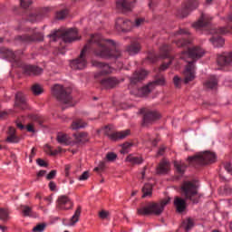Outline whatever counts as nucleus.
Here are the masks:
<instances>
[{"instance_id":"09e8293b","label":"nucleus","mask_w":232,"mask_h":232,"mask_svg":"<svg viewBox=\"0 0 232 232\" xmlns=\"http://www.w3.org/2000/svg\"><path fill=\"white\" fill-rule=\"evenodd\" d=\"M36 164H38L40 166V168H48V166H50V164L45 161L44 160L38 158L36 160Z\"/></svg>"},{"instance_id":"e433bc0d","label":"nucleus","mask_w":232,"mask_h":232,"mask_svg":"<svg viewBox=\"0 0 232 232\" xmlns=\"http://www.w3.org/2000/svg\"><path fill=\"white\" fill-rule=\"evenodd\" d=\"M31 91H32L33 94L35 96H39V95L44 93V89L39 83H34L31 87Z\"/></svg>"},{"instance_id":"cd10ccee","label":"nucleus","mask_w":232,"mask_h":232,"mask_svg":"<svg viewBox=\"0 0 232 232\" xmlns=\"http://www.w3.org/2000/svg\"><path fill=\"white\" fill-rule=\"evenodd\" d=\"M72 137L75 139V144H86V142H90L88 132L74 133L72 134Z\"/></svg>"},{"instance_id":"f704fd0d","label":"nucleus","mask_w":232,"mask_h":232,"mask_svg":"<svg viewBox=\"0 0 232 232\" xmlns=\"http://www.w3.org/2000/svg\"><path fill=\"white\" fill-rule=\"evenodd\" d=\"M143 195H142V198H146V197H151L152 193H153V186H151V184L150 183H146L142 189H141Z\"/></svg>"},{"instance_id":"de8ad7c7","label":"nucleus","mask_w":232,"mask_h":232,"mask_svg":"<svg viewBox=\"0 0 232 232\" xmlns=\"http://www.w3.org/2000/svg\"><path fill=\"white\" fill-rule=\"evenodd\" d=\"M106 159L109 162H113L117 160V154H115V152H108L106 154Z\"/></svg>"},{"instance_id":"b1692460","label":"nucleus","mask_w":232,"mask_h":232,"mask_svg":"<svg viewBox=\"0 0 232 232\" xmlns=\"http://www.w3.org/2000/svg\"><path fill=\"white\" fill-rule=\"evenodd\" d=\"M217 63L218 66H229V64H232V52L218 55Z\"/></svg>"},{"instance_id":"f3484780","label":"nucleus","mask_w":232,"mask_h":232,"mask_svg":"<svg viewBox=\"0 0 232 232\" xmlns=\"http://www.w3.org/2000/svg\"><path fill=\"white\" fill-rule=\"evenodd\" d=\"M0 53L3 56L4 59H7L9 63H14V66H19V63H21V60L17 59V55L13 50H10L6 47H1L0 48Z\"/></svg>"},{"instance_id":"e2e57ef3","label":"nucleus","mask_w":232,"mask_h":232,"mask_svg":"<svg viewBox=\"0 0 232 232\" xmlns=\"http://www.w3.org/2000/svg\"><path fill=\"white\" fill-rule=\"evenodd\" d=\"M142 23H144V18H137L135 20V23H133V27L136 26L137 28H139V26H140V24H142Z\"/></svg>"},{"instance_id":"c85d7f7f","label":"nucleus","mask_w":232,"mask_h":232,"mask_svg":"<svg viewBox=\"0 0 232 232\" xmlns=\"http://www.w3.org/2000/svg\"><path fill=\"white\" fill-rule=\"evenodd\" d=\"M180 227H182L186 232L191 231V229L195 227V219L192 218H187L186 219H183Z\"/></svg>"},{"instance_id":"3c124183","label":"nucleus","mask_w":232,"mask_h":232,"mask_svg":"<svg viewBox=\"0 0 232 232\" xmlns=\"http://www.w3.org/2000/svg\"><path fill=\"white\" fill-rule=\"evenodd\" d=\"M131 146H133V143H130L128 141L124 142L123 144H121L122 150H121V153H126V150L131 148Z\"/></svg>"},{"instance_id":"412c9836","label":"nucleus","mask_w":232,"mask_h":232,"mask_svg":"<svg viewBox=\"0 0 232 232\" xmlns=\"http://www.w3.org/2000/svg\"><path fill=\"white\" fill-rule=\"evenodd\" d=\"M14 107L20 108V110H26L28 103H26V96L21 92H16L14 96Z\"/></svg>"},{"instance_id":"39448f33","label":"nucleus","mask_w":232,"mask_h":232,"mask_svg":"<svg viewBox=\"0 0 232 232\" xmlns=\"http://www.w3.org/2000/svg\"><path fill=\"white\" fill-rule=\"evenodd\" d=\"M187 160L188 164L192 166H194V164H198V166H206L208 164L217 162V154L211 151H205L203 153L188 156Z\"/></svg>"},{"instance_id":"7ed1b4c3","label":"nucleus","mask_w":232,"mask_h":232,"mask_svg":"<svg viewBox=\"0 0 232 232\" xmlns=\"http://www.w3.org/2000/svg\"><path fill=\"white\" fill-rule=\"evenodd\" d=\"M169 198L160 202H150L147 206L138 208L137 215L140 217H150V215L160 217L161 213H164V208L169 204Z\"/></svg>"},{"instance_id":"9b49d317","label":"nucleus","mask_w":232,"mask_h":232,"mask_svg":"<svg viewBox=\"0 0 232 232\" xmlns=\"http://www.w3.org/2000/svg\"><path fill=\"white\" fill-rule=\"evenodd\" d=\"M121 82H124V79L120 80L115 76H108L100 81L102 90H115Z\"/></svg>"},{"instance_id":"72a5a7b5","label":"nucleus","mask_w":232,"mask_h":232,"mask_svg":"<svg viewBox=\"0 0 232 232\" xmlns=\"http://www.w3.org/2000/svg\"><path fill=\"white\" fill-rule=\"evenodd\" d=\"M210 41L216 48H222V46H224V44H226V40H224L222 36H213L212 38H210Z\"/></svg>"},{"instance_id":"aec40b11","label":"nucleus","mask_w":232,"mask_h":232,"mask_svg":"<svg viewBox=\"0 0 232 232\" xmlns=\"http://www.w3.org/2000/svg\"><path fill=\"white\" fill-rule=\"evenodd\" d=\"M63 41L66 44L79 41V37H77V29L70 28L63 32Z\"/></svg>"},{"instance_id":"4be33fe9","label":"nucleus","mask_w":232,"mask_h":232,"mask_svg":"<svg viewBox=\"0 0 232 232\" xmlns=\"http://www.w3.org/2000/svg\"><path fill=\"white\" fill-rule=\"evenodd\" d=\"M56 140L58 144H63V146H75V141L66 133L59 132L56 136Z\"/></svg>"},{"instance_id":"1a4fd4ad","label":"nucleus","mask_w":232,"mask_h":232,"mask_svg":"<svg viewBox=\"0 0 232 232\" xmlns=\"http://www.w3.org/2000/svg\"><path fill=\"white\" fill-rule=\"evenodd\" d=\"M130 133V130H125L111 133V128H110V126L106 125L103 128V135H105V137H108L110 140H113L114 142H117V140H122L126 139V137H128Z\"/></svg>"},{"instance_id":"423d86ee","label":"nucleus","mask_w":232,"mask_h":232,"mask_svg":"<svg viewBox=\"0 0 232 232\" xmlns=\"http://www.w3.org/2000/svg\"><path fill=\"white\" fill-rule=\"evenodd\" d=\"M181 195L185 197V200H190L193 204H198L200 197L195 198L198 195V185L193 181H184L180 188Z\"/></svg>"},{"instance_id":"6e6552de","label":"nucleus","mask_w":232,"mask_h":232,"mask_svg":"<svg viewBox=\"0 0 232 232\" xmlns=\"http://www.w3.org/2000/svg\"><path fill=\"white\" fill-rule=\"evenodd\" d=\"M16 68H21L23 70L24 75H27L28 77H37L42 75L44 70L37 65L26 64L24 63H18V66Z\"/></svg>"},{"instance_id":"bf43d9fd","label":"nucleus","mask_w":232,"mask_h":232,"mask_svg":"<svg viewBox=\"0 0 232 232\" xmlns=\"http://www.w3.org/2000/svg\"><path fill=\"white\" fill-rule=\"evenodd\" d=\"M216 33L219 35H225V34H227V27H218L216 29Z\"/></svg>"},{"instance_id":"4468645a","label":"nucleus","mask_w":232,"mask_h":232,"mask_svg":"<svg viewBox=\"0 0 232 232\" xmlns=\"http://www.w3.org/2000/svg\"><path fill=\"white\" fill-rule=\"evenodd\" d=\"M133 22L124 18H118L115 23V28L118 32H123V34H127L128 32H131L133 30Z\"/></svg>"},{"instance_id":"6ab92c4d","label":"nucleus","mask_w":232,"mask_h":232,"mask_svg":"<svg viewBox=\"0 0 232 232\" xmlns=\"http://www.w3.org/2000/svg\"><path fill=\"white\" fill-rule=\"evenodd\" d=\"M49 12V8L39 9L35 13L29 14L28 21L30 23H37V21H41L44 17H46Z\"/></svg>"},{"instance_id":"a878e982","label":"nucleus","mask_w":232,"mask_h":232,"mask_svg":"<svg viewBox=\"0 0 232 232\" xmlns=\"http://www.w3.org/2000/svg\"><path fill=\"white\" fill-rule=\"evenodd\" d=\"M174 206L176 208L177 213H184V211H186V208H188L186 199L179 197L175 198Z\"/></svg>"},{"instance_id":"052dcab7","label":"nucleus","mask_w":232,"mask_h":232,"mask_svg":"<svg viewBox=\"0 0 232 232\" xmlns=\"http://www.w3.org/2000/svg\"><path fill=\"white\" fill-rule=\"evenodd\" d=\"M36 152H37V149H35V147H34V148L31 150V153H30V155H29V162H30V163L33 162L34 157H35Z\"/></svg>"},{"instance_id":"c9c22d12","label":"nucleus","mask_w":232,"mask_h":232,"mask_svg":"<svg viewBox=\"0 0 232 232\" xmlns=\"http://www.w3.org/2000/svg\"><path fill=\"white\" fill-rule=\"evenodd\" d=\"M47 37H49V39H52V41H53V43H57V41H59V39L63 40V31L54 30L53 33L48 34Z\"/></svg>"},{"instance_id":"f8f14e48","label":"nucleus","mask_w":232,"mask_h":232,"mask_svg":"<svg viewBox=\"0 0 232 232\" xmlns=\"http://www.w3.org/2000/svg\"><path fill=\"white\" fill-rule=\"evenodd\" d=\"M160 113L157 111H147L142 117L141 126L143 128H146L148 126H151L157 122V121H160Z\"/></svg>"},{"instance_id":"9d476101","label":"nucleus","mask_w":232,"mask_h":232,"mask_svg":"<svg viewBox=\"0 0 232 232\" xmlns=\"http://www.w3.org/2000/svg\"><path fill=\"white\" fill-rule=\"evenodd\" d=\"M198 8V0H188L183 4L181 9L178 10V17L184 19V17H188L193 10H197Z\"/></svg>"},{"instance_id":"dca6fc26","label":"nucleus","mask_w":232,"mask_h":232,"mask_svg":"<svg viewBox=\"0 0 232 232\" xmlns=\"http://www.w3.org/2000/svg\"><path fill=\"white\" fill-rule=\"evenodd\" d=\"M15 41H20V43H41L43 41H44V38L37 34V33H34L33 34H23V35H17L15 36L14 38Z\"/></svg>"},{"instance_id":"ea45409f","label":"nucleus","mask_w":232,"mask_h":232,"mask_svg":"<svg viewBox=\"0 0 232 232\" xmlns=\"http://www.w3.org/2000/svg\"><path fill=\"white\" fill-rule=\"evenodd\" d=\"M174 168H176L177 173H179V175H184V173H186V168H188V166H186V164H180L177 161L174 162Z\"/></svg>"},{"instance_id":"a19ab883","label":"nucleus","mask_w":232,"mask_h":232,"mask_svg":"<svg viewBox=\"0 0 232 232\" xmlns=\"http://www.w3.org/2000/svg\"><path fill=\"white\" fill-rule=\"evenodd\" d=\"M150 82L152 88L155 90V86H164L166 84V78L161 76L160 78H158L153 82Z\"/></svg>"},{"instance_id":"2eb2a0df","label":"nucleus","mask_w":232,"mask_h":232,"mask_svg":"<svg viewBox=\"0 0 232 232\" xmlns=\"http://www.w3.org/2000/svg\"><path fill=\"white\" fill-rule=\"evenodd\" d=\"M147 76L148 72L144 69L135 71L131 76L128 77L130 86H137V84H139V82H142Z\"/></svg>"},{"instance_id":"4c0bfd02","label":"nucleus","mask_w":232,"mask_h":232,"mask_svg":"<svg viewBox=\"0 0 232 232\" xmlns=\"http://www.w3.org/2000/svg\"><path fill=\"white\" fill-rule=\"evenodd\" d=\"M85 126H88V124L86 122H83L82 120H76V121H72L71 124V128L72 130H81V129L84 128Z\"/></svg>"},{"instance_id":"603ef678","label":"nucleus","mask_w":232,"mask_h":232,"mask_svg":"<svg viewBox=\"0 0 232 232\" xmlns=\"http://www.w3.org/2000/svg\"><path fill=\"white\" fill-rule=\"evenodd\" d=\"M105 168H106V162L100 161L98 167H95L93 171H104Z\"/></svg>"},{"instance_id":"49530a36","label":"nucleus","mask_w":232,"mask_h":232,"mask_svg":"<svg viewBox=\"0 0 232 232\" xmlns=\"http://www.w3.org/2000/svg\"><path fill=\"white\" fill-rule=\"evenodd\" d=\"M46 227V224L44 223H40L38 225H36L34 228L33 231L34 232H43L44 231V228Z\"/></svg>"},{"instance_id":"13d9d810","label":"nucleus","mask_w":232,"mask_h":232,"mask_svg":"<svg viewBox=\"0 0 232 232\" xmlns=\"http://www.w3.org/2000/svg\"><path fill=\"white\" fill-rule=\"evenodd\" d=\"M171 60L169 61V63H163L160 66V72H166V70H168L169 68V65L171 64Z\"/></svg>"},{"instance_id":"2f4dec72","label":"nucleus","mask_w":232,"mask_h":232,"mask_svg":"<svg viewBox=\"0 0 232 232\" xmlns=\"http://www.w3.org/2000/svg\"><path fill=\"white\" fill-rule=\"evenodd\" d=\"M208 25V22L204 21V14H201L199 19L192 24V28H195L196 30H200V28H206Z\"/></svg>"},{"instance_id":"680f3d73","label":"nucleus","mask_w":232,"mask_h":232,"mask_svg":"<svg viewBox=\"0 0 232 232\" xmlns=\"http://www.w3.org/2000/svg\"><path fill=\"white\" fill-rule=\"evenodd\" d=\"M88 179H90V172L88 171H84L80 177H79V180H88Z\"/></svg>"},{"instance_id":"5fc2aeb1","label":"nucleus","mask_w":232,"mask_h":232,"mask_svg":"<svg viewBox=\"0 0 232 232\" xmlns=\"http://www.w3.org/2000/svg\"><path fill=\"white\" fill-rule=\"evenodd\" d=\"M66 17V10H62L56 13V19L61 21L62 19H64Z\"/></svg>"},{"instance_id":"37998d69","label":"nucleus","mask_w":232,"mask_h":232,"mask_svg":"<svg viewBox=\"0 0 232 232\" xmlns=\"http://www.w3.org/2000/svg\"><path fill=\"white\" fill-rule=\"evenodd\" d=\"M218 84V81L217 79L208 80L205 82L206 88H208L209 90H213L215 86Z\"/></svg>"},{"instance_id":"7c9ffc66","label":"nucleus","mask_w":232,"mask_h":232,"mask_svg":"<svg viewBox=\"0 0 232 232\" xmlns=\"http://www.w3.org/2000/svg\"><path fill=\"white\" fill-rule=\"evenodd\" d=\"M82 212V207L79 205L73 214V216L71 218V226H75L77 222H79V218H81V213Z\"/></svg>"},{"instance_id":"8fccbe9b","label":"nucleus","mask_w":232,"mask_h":232,"mask_svg":"<svg viewBox=\"0 0 232 232\" xmlns=\"http://www.w3.org/2000/svg\"><path fill=\"white\" fill-rule=\"evenodd\" d=\"M30 5H32V0H20V6L25 10L30 7Z\"/></svg>"},{"instance_id":"f03ea898","label":"nucleus","mask_w":232,"mask_h":232,"mask_svg":"<svg viewBox=\"0 0 232 232\" xmlns=\"http://www.w3.org/2000/svg\"><path fill=\"white\" fill-rule=\"evenodd\" d=\"M105 43H109V44L114 46V49H111L102 43H98L97 48L94 49V55H96V57H101V59H121V57H122L121 50L115 47V41L106 39Z\"/></svg>"},{"instance_id":"a18cd8bd","label":"nucleus","mask_w":232,"mask_h":232,"mask_svg":"<svg viewBox=\"0 0 232 232\" xmlns=\"http://www.w3.org/2000/svg\"><path fill=\"white\" fill-rule=\"evenodd\" d=\"M22 213L24 217H32V208H30L29 206H24Z\"/></svg>"},{"instance_id":"a211bd4d","label":"nucleus","mask_w":232,"mask_h":232,"mask_svg":"<svg viewBox=\"0 0 232 232\" xmlns=\"http://www.w3.org/2000/svg\"><path fill=\"white\" fill-rule=\"evenodd\" d=\"M56 208L60 210L73 209V202L68 196L62 195L57 198Z\"/></svg>"},{"instance_id":"f257e3e1","label":"nucleus","mask_w":232,"mask_h":232,"mask_svg":"<svg viewBox=\"0 0 232 232\" xmlns=\"http://www.w3.org/2000/svg\"><path fill=\"white\" fill-rule=\"evenodd\" d=\"M174 37H177V35H188L186 37L179 38V40H174L172 43L176 44L178 48H187V51H183L181 53L183 55H188L189 59H192L193 61L188 62V64L186 65L184 74V82L185 84H188V82H191L192 81H195V63L196 61H198V59H202L204 57V54L206 52H204V49L194 46L189 47L191 43H193V36L191 35V33H189V30L188 29H182L179 28V31H176L173 33Z\"/></svg>"},{"instance_id":"4d7b16f0","label":"nucleus","mask_w":232,"mask_h":232,"mask_svg":"<svg viewBox=\"0 0 232 232\" xmlns=\"http://www.w3.org/2000/svg\"><path fill=\"white\" fill-rule=\"evenodd\" d=\"M56 175H57V170L53 169V170H51V171L47 174L46 179H47V180H53V179H55Z\"/></svg>"},{"instance_id":"c756f323","label":"nucleus","mask_w":232,"mask_h":232,"mask_svg":"<svg viewBox=\"0 0 232 232\" xmlns=\"http://www.w3.org/2000/svg\"><path fill=\"white\" fill-rule=\"evenodd\" d=\"M125 161L130 162V164H132V166H135V165L142 164V162H144V159L141 156L137 157V156H134L133 154H129L126 157Z\"/></svg>"},{"instance_id":"79ce46f5","label":"nucleus","mask_w":232,"mask_h":232,"mask_svg":"<svg viewBox=\"0 0 232 232\" xmlns=\"http://www.w3.org/2000/svg\"><path fill=\"white\" fill-rule=\"evenodd\" d=\"M21 139L17 135H8L5 139V142L9 144H19Z\"/></svg>"},{"instance_id":"5701e85b","label":"nucleus","mask_w":232,"mask_h":232,"mask_svg":"<svg viewBox=\"0 0 232 232\" xmlns=\"http://www.w3.org/2000/svg\"><path fill=\"white\" fill-rule=\"evenodd\" d=\"M91 63H92V65L94 66L95 68H107V69L102 70L99 72V75H110V73H111V67L110 66V64L106 63L99 62L96 60H92Z\"/></svg>"},{"instance_id":"58836bf2","label":"nucleus","mask_w":232,"mask_h":232,"mask_svg":"<svg viewBox=\"0 0 232 232\" xmlns=\"http://www.w3.org/2000/svg\"><path fill=\"white\" fill-rule=\"evenodd\" d=\"M153 86L150 84V82H149L147 85L143 86L140 88V92L141 93V95H150V93H151L153 92Z\"/></svg>"},{"instance_id":"864d4df0","label":"nucleus","mask_w":232,"mask_h":232,"mask_svg":"<svg viewBox=\"0 0 232 232\" xmlns=\"http://www.w3.org/2000/svg\"><path fill=\"white\" fill-rule=\"evenodd\" d=\"M223 168L226 169L229 175H232V164L231 162H225L223 163Z\"/></svg>"},{"instance_id":"ddd939ff","label":"nucleus","mask_w":232,"mask_h":232,"mask_svg":"<svg viewBox=\"0 0 232 232\" xmlns=\"http://www.w3.org/2000/svg\"><path fill=\"white\" fill-rule=\"evenodd\" d=\"M137 0H117L116 1V10L121 14H128L133 10Z\"/></svg>"},{"instance_id":"c03bdc74","label":"nucleus","mask_w":232,"mask_h":232,"mask_svg":"<svg viewBox=\"0 0 232 232\" xmlns=\"http://www.w3.org/2000/svg\"><path fill=\"white\" fill-rule=\"evenodd\" d=\"M8 210L5 208H0V220L6 222V220H8Z\"/></svg>"},{"instance_id":"69168bd1","label":"nucleus","mask_w":232,"mask_h":232,"mask_svg":"<svg viewBox=\"0 0 232 232\" xmlns=\"http://www.w3.org/2000/svg\"><path fill=\"white\" fill-rule=\"evenodd\" d=\"M219 179L221 182H224L225 184H227V182H229V180H231V179L229 178H226V176L219 174Z\"/></svg>"},{"instance_id":"20e7f679","label":"nucleus","mask_w":232,"mask_h":232,"mask_svg":"<svg viewBox=\"0 0 232 232\" xmlns=\"http://www.w3.org/2000/svg\"><path fill=\"white\" fill-rule=\"evenodd\" d=\"M52 95L55 97L63 104H70L71 107L75 106L73 97L72 96V89L66 88L62 84L56 83L51 88Z\"/></svg>"},{"instance_id":"338daca9","label":"nucleus","mask_w":232,"mask_h":232,"mask_svg":"<svg viewBox=\"0 0 232 232\" xmlns=\"http://www.w3.org/2000/svg\"><path fill=\"white\" fill-rule=\"evenodd\" d=\"M49 188L52 191H55V189L57 188V184H55L53 181H50L49 182Z\"/></svg>"},{"instance_id":"0eeeda50","label":"nucleus","mask_w":232,"mask_h":232,"mask_svg":"<svg viewBox=\"0 0 232 232\" xmlns=\"http://www.w3.org/2000/svg\"><path fill=\"white\" fill-rule=\"evenodd\" d=\"M90 48V44H86L82 49L80 55L76 59L71 61L70 64L72 70H84V68H86L88 64V61H86V53Z\"/></svg>"},{"instance_id":"393cba45","label":"nucleus","mask_w":232,"mask_h":232,"mask_svg":"<svg viewBox=\"0 0 232 232\" xmlns=\"http://www.w3.org/2000/svg\"><path fill=\"white\" fill-rule=\"evenodd\" d=\"M170 164L168 160H162L156 169L157 175H168L169 173Z\"/></svg>"},{"instance_id":"6e6d98bb","label":"nucleus","mask_w":232,"mask_h":232,"mask_svg":"<svg viewBox=\"0 0 232 232\" xmlns=\"http://www.w3.org/2000/svg\"><path fill=\"white\" fill-rule=\"evenodd\" d=\"M173 82H174L175 88H180L182 79H180V77H179V76H174Z\"/></svg>"},{"instance_id":"473e14b6","label":"nucleus","mask_w":232,"mask_h":232,"mask_svg":"<svg viewBox=\"0 0 232 232\" xmlns=\"http://www.w3.org/2000/svg\"><path fill=\"white\" fill-rule=\"evenodd\" d=\"M160 53H161V57H163V59H168V57H169V53L171 52V50H173V47H171L170 44H163L160 47Z\"/></svg>"},{"instance_id":"774afa93","label":"nucleus","mask_w":232,"mask_h":232,"mask_svg":"<svg viewBox=\"0 0 232 232\" xmlns=\"http://www.w3.org/2000/svg\"><path fill=\"white\" fill-rule=\"evenodd\" d=\"M15 131H16L14 127L10 126L8 128L7 133H8V135H15Z\"/></svg>"},{"instance_id":"bb28decb","label":"nucleus","mask_w":232,"mask_h":232,"mask_svg":"<svg viewBox=\"0 0 232 232\" xmlns=\"http://www.w3.org/2000/svg\"><path fill=\"white\" fill-rule=\"evenodd\" d=\"M140 43L137 42V41H133L130 43V45L127 46V52L129 53V55H137V53H139V52H140Z\"/></svg>"},{"instance_id":"0e129e2a","label":"nucleus","mask_w":232,"mask_h":232,"mask_svg":"<svg viewBox=\"0 0 232 232\" xmlns=\"http://www.w3.org/2000/svg\"><path fill=\"white\" fill-rule=\"evenodd\" d=\"M108 215H110V212L106 211V210H102L100 213H99V217L100 218H108Z\"/></svg>"}]
</instances>
